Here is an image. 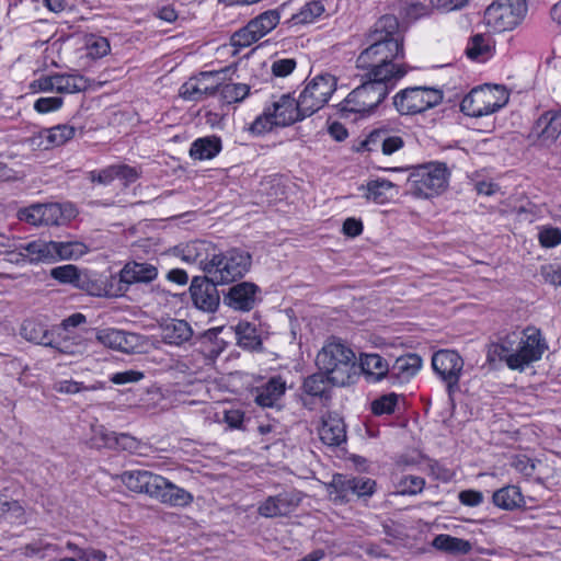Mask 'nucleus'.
Listing matches in <instances>:
<instances>
[{
  "label": "nucleus",
  "mask_w": 561,
  "mask_h": 561,
  "mask_svg": "<svg viewBox=\"0 0 561 561\" xmlns=\"http://www.w3.org/2000/svg\"><path fill=\"white\" fill-rule=\"evenodd\" d=\"M369 46L357 57V68L368 70L366 78L379 80H398L405 76L408 67L393 61L403 58V36L399 30V21L394 15H383L368 34Z\"/></svg>",
  "instance_id": "nucleus-1"
},
{
  "label": "nucleus",
  "mask_w": 561,
  "mask_h": 561,
  "mask_svg": "<svg viewBox=\"0 0 561 561\" xmlns=\"http://www.w3.org/2000/svg\"><path fill=\"white\" fill-rule=\"evenodd\" d=\"M548 348L541 332L528 327L523 332H511L488 347V360L491 364L505 362L513 370H524L539 360Z\"/></svg>",
  "instance_id": "nucleus-2"
},
{
  "label": "nucleus",
  "mask_w": 561,
  "mask_h": 561,
  "mask_svg": "<svg viewBox=\"0 0 561 561\" xmlns=\"http://www.w3.org/2000/svg\"><path fill=\"white\" fill-rule=\"evenodd\" d=\"M318 369L328 376L332 386L344 387L353 382L357 375L355 353L345 344L328 342L317 354Z\"/></svg>",
  "instance_id": "nucleus-3"
},
{
  "label": "nucleus",
  "mask_w": 561,
  "mask_h": 561,
  "mask_svg": "<svg viewBox=\"0 0 561 561\" xmlns=\"http://www.w3.org/2000/svg\"><path fill=\"white\" fill-rule=\"evenodd\" d=\"M449 175L445 163L428 162L413 167L407 180L408 192L417 198H432L446 191Z\"/></svg>",
  "instance_id": "nucleus-4"
},
{
  "label": "nucleus",
  "mask_w": 561,
  "mask_h": 561,
  "mask_svg": "<svg viewBox=\"0 0 561 561\" xmlns=\"http://www.w3.org/2000/svg\"><path fill=\"white\" fill-rule=\"evenodd\" d=\"M299 106V99L295 100L290 94H283L277 101L273 102L262 115L250 125L252 136L260 137L274 128L285 127L298 119L305 118Z\"/></svg>",
  "instance_id": "nucleus-5"
},
{
  "label": "nucleus",
  "mask_w": 561,
  "mask_h": 561,
  "mask_svg": "<svg viewBox=\"0 0 561 561\" xmlns=\"http://www.w3.org/2000/svg\"><path fill=\"white\" fill-rule=\"evenodd\" d=\"M252 264L251 255L240 249H230L225 253L211 254L204 265V272L219 284H229L242 278Z\"/></svg>",
  "instance_id": "nucleus-6"
},
{
  "label": "nucleus",
  "mask_w": 561,
  "mask_h": 561,
  "mask_svg": "<svg viewBox=\"0 0 561 561\" xmlns=\"http://www.w3.org/2000/svg\"><path fill=\"white\" fill-rule=\"evenodd\" d=\"M508 101V93L504 87L485 84L472 89L461 103L463 114L472 117H481L502 108Z\"/></svg>",
  "instance_id": "nucleus-7"
},
{
  "label": "nucleus",
  "mask_w": 561,
  "mask_h": 561,
  "mask_svg": "<svg viewBox=\"0 0 561 561\" xmlns=\"http://www.w3.org/2000/svg\"><path fill=\"white\" fill-rule=\"evenodd\" d=\"M77 216L76 207L70 204H32L20 208L16 217L32 226H62Z\"/></svg>",
  "instance_id": "nucleus-8"
},
{
  "label": "nucleus",
  "mask_w": 561,
  "mask_h": 561,
  "mask_svg": "<svg viewBox=\"0 0 561 561\" xmlns=\"http://www.w3.org/2000/svg\"><path fill=\"white\" fill-rule=\"evenodd\" d=\"M388 80L367 78V81L354 89L345 99L342 110L352 113H369L388 94Z\"/></svg>",
  "instance_id": "nucleus-9"
},
{
  "label": "nucleus",
  "mask_w": 561,
  "mask_h": 561,
  "mask_svg": "<svg viewBox=\"0 0 561 561\" xmlns=\"http://www.w3.org/2000/svg\"><path fill=\"white\" fill-rule=\"evenodd\" d=\"M527 12L525 0H494L484 11V21L494 32L513 30Z\"/></svg>",
  "instance_id": "nucleus-10"
},
{
  "label": "nucleus",
  "mask_w": 561,
  "mask_h": 561,
  "mask_svg": "<svg viewBox=\"0 0 561 561\" xmlns=\"http://www.w3.org/2000/svg\"><path fill=\"white\" fill-rule=\"evenodd\" d=\"M443 93L433 88L412 87L398 92L393 105L402 115H415L439 104Z\"/></svg>",
  "instance_id": "nucleus-11"
},
{
  "label": "nucleus",
  "mask_w": 561,
  "mask_h": 561,
  "mask_svg": "<svg viewBox=\"0 0 561 561\" xmlns=\"http://www.w3.org/2000/svg\"><path fill=\"white\" fill-rule=\"evenodd\" d=\"M336 90V79L331 75H319L311 79L299 95V106L305 115L322 108Z\"/></svg>",
  "instance_id": "nucleus-12"
},
{
  "label": "nucleus",
  "mask_w": 561,
  "mask_h": 561,
  "mask_svg": "<svg viewBox=\"0 0 561 561\" xmlns=\"http://www.w3.org/2000/svg\"><path fill=\"white\" fill-rule=\"evenodd\" d=\"M434 371L447 385L448 392L451 393L458 388V382L463 369V359L461 356L450 350H440L434 353L432 357Z\"/></svg>",
  "instance_id": "nucleus-13"
},
{
  "label": "nucleus",
  "mask_w": 561,
  "mask_h": 561,
  "mask_svg": "<svg viewBox=\"0 0 561 561\" xmlns=\"http://www.w3.org/2000/svg\"><path fill=\"white\" fill-rule=\"evenodd\" d=\"M21 335L33 343L50 346L57 348L61 353L66 354H80L85 351V344L83 342L77 344H69L64 342L62 344L55 343L53 333L42 323L26 320L23 322L21 328Z\"/></svg>",
  "instance_id": "nucleus-14"
},
{
  "label": "nucleus",
  "mask_w": 561,
  "mask_h": 561,
  "mask_svg": "<svg viewBox=\"0 0 561 561\" xmlns=\"http://www.w3.org/2000/svg\"><path fill=\"white\" fill-rule=\"evenodd\" d=\"M219 283L214 282L209 275L193 277L190 294L193 305L205 312H215L219 307L220 296L217 289Z\"/></svg>",
  "instance_id": "nucleus-15"
},
{
  "label": "nucleus",
  "mask_w": 561,
  "mask_h": 561,
  "mask_svg": "<svg viewBox=\"0 0 561 561\" xmlns=\"http://www.w3.org/2000/svg\"><path fill=\"white\" fill-rule=\"evenodd\" d=\"M221 72H202L191 78L180 89V95L188 101H202L214 95L220 87Z\"/></svg>",
  "instance_id": "nucleus-16"
},
{
  "label": "nucleus",
  "mask_w": 561,
  "mask_h": 561,
  "mask_svg": "<svg viewBox=\"0 0 561 561\" xmlns=\"http://www.w3.org/2000/svg\"><path fill=\"white\" fill-rule=\"evenodd\" d=\"M300 497L293 492H282L271 495L257 506L259 515L265 518L284 517L291 514L299 505Z\"/></svg>",
  "instance_id": "nucleus-17"
},
{
  "label": "nucleus",
  "mask_w": 561,
  "mask_h": 561,
  "mask_svg": "<svg viewBox=\"0 0 561 561\" xmlns=\"http://www.w3.org/2000/svg\"><path fill=\"white\" fill-rule=\"evenodd\" d=\"M259 290L260 288L254 283L242 282L229 288L225 301L236 310L249 311L255 305Z\"/></svg>",
  "instance_id": "nucleus-18"
},
{
  "label": "nucleus",
  "mask_w": 561,
  "mask_h": 561,
  "mask_svg": "<svg viewBox=\"0 0 561 561\" xmlns=\"http://www.w3.org/2000/svg\"><path fill=\"white\" fill-rule=\"evenodd\" d=\"M319 436L323 444L335 447L346 440V430L343 420L337 414L329 413L323 416L319 427Z\"/></svg>",
  "instance_id": "nucleus-19"
},
{
  "label": "nucleus",
  "mask_w": 561,
  "mask_h": 561,
  "mask_svg": "<svg viewBox=\"0 0 561 561\" xmlns=\"http://www.w3.org/2000/svg\"><path fill=\"white\" fill-rule=\"evenodd\" d=\"M211 244L207 241L195 240L181 244L174 249L175 254L187 264H198L204 271V265L209 262V250Z\"/></svg>",
  "instance_id": "nucleus-20"
},
{
  "label": "nucleus",
  "mask_w": 561,
  "mask_h": 561,
  "mask_svg": "<svg viewBox=\"0 0 561 561\" xmlns=\"http://www.w3.org/2000/svg\"><path fill=\"white\" fill-rule=\"evenodd\" d=\"M286 382L279 376L272 377L265 385L255 388L254 401L262 408H272L284 396Z\"/></svg>",
  "instance_id": "nucleus-21"
},
{
  "label": "nucleus",
  "mask_w": 561,
  "mask_h": 561,
  "mask_svg": "<svg viewBox=\"0 0 561 561\" xmlns=\"http://www.w3.org/2000/svg\"><path fill=\"white\" fill-rule=\"evenodd\" d=\"M161 339L173 345H181L193 334L192 328L185 320L171 319L159 327Z\"/></svg>",
  "instance_id": "nucleus-22"
},
{
  "label": "nucleus",
  "mask_w": 561,
  "mask_h": 561,
  "mask_svg": "<svg viewBox=\"0 0 561 561\" xmlns=\"http://www.w3.org/2000/svg\"><path fill=\"white\" fill-rule=\"evenodd\" d=\"M31 263L56 262V241L35 240L21 247Z\"/></svg>",
  "instance_id": "nucleus-23"
},
{
  "label": "nucleus",
  "mask_w": 561,
  "mask_h": 561,
  "mask_svg": "<svg viewBox=\"0 0 561 561\" xmlns=\"http://www.w3.org/2000/svg\"><path fill=\"white\" fill-rule=\"evenodd\" d=\"M359 190L365 191V198L376 204H385L397 194L396 185L386 179H376L362 185Z\"/></svg>",
  "instance_id": "nucleus-24"
},
{
  "label": "nucleus",
  "mask_w": 561,
  "mask_h": 561,
  "mask_svg": "<svg viewBox=\"0 0 561 561\" xmlns=\"http://www.w3.org/2000/svg\"><path fill=\"white\" fill-rule=\"evenodd\" d=\"M140 282V268L137 262L127 263L118 276H113L110 280V287L113 296L124 295L130 285Z\"/></svg>",
  "instance_id": "nucleus-25"
},
{
  "label": "nucleus",
  "mask_w": 561,
  "mask_h": 561,
  "mask_svg": "<svg viewBox=\"0 0 561 561\" xmlns=\"http://www.w3.org/2000/svg\"><path fill=\"white\" fill-rule=\"evenodd\" d=\"M359 367L371 381H379L390 371L388 362L379 354H362Z\"/></svg>",
  "instance_id": "nucleus-26"
},
{
  "label": "nucleus",
  "mask_w": 561,
  "mask_h": 561,
  "mask_svg": "<svg viewBox=\"0 0 561 561\" xmlns=\"http://www.w3.org/2000/svg\"><path fill=\"white\" fill-rule=\"evenodd\" d=\"M493 504L505 511H514L525 505V500L517 485H505L492 495Z\"/></svg>",
  "instance_id": "nucleus-27"
},
{
  "label": "nucleus",
  "mask_w": 561,
  "mask_h": 561,
  "mask_svg": "<svg viewBox=\"0 0 561 561\" xmlns=\"http://www.w3.org/2000/svg\"><path fill=\"white\" fill-rule=\"evenodd\" d=\"M421 367L422 358L416 354H408L396 359L390 375L401 381H408L419 373Z\"/></svg>",
  "instance_id": "nucleus-28"
},
{
  "label": "nucleus",
  "mask_w": 561,
  "mask_h": 561,
  "mask_svg": "<svg viewBox=\"0 0 561 561\" xmlns=\"http://www.w3.org/2000/svg\"><path fill=\"white\" fill-rule=\"evenodd\" d=\"M89 81L81 75L55 73V92L70 94L85 91Z\"/></svg>",
  "instance_id": "nucleus-29"
},
{
  "label": "nucleus",
  "mask_w": 561,
  "mask_h": 561,
  "mask_svg": "<svg viewBox=\"0 0 561 561\" xmlns=\"http://www.w3.org/2000/svg\"><path fill=\"white\" fill-rule=\"evenodd\" d=\"M330 386H332L331 380L319 370V373L312 374L304 380L302 391L310 397L328 400L330 398Z\"/></svg>",
  "instance_id": "nucleus-30"
},
{
  "label": "nucleus",
  "mask_w": 561,
  "mask_h": 561,
  "mask_svg": "<svg viewBox=\"0 0 561 561\" xmlns=\"http://www.w3.org/2000/svg\"><path fill=\"white\" fill-rule=\"evenodd\" d=\"M433 546L440 551L454 554H467L472 549L470 541L444 534L434 538Z\"/></svg>",
  "instance_id": "nucleus-31"
},
{
  "label": "nucleus",
  "mask_w": 561,
  "mask_h": 561,
  "mask_svg": "<svg viewBox=\"0 0 561 561\" xmlns=\"http://www.w3.org/2000/svg\"><path fill=\"white\" fill-rule=\"evenodd\" d=\"M335 483L340 485L342 492L357 496H369L374 493L375 488V481L365 477L339 479L335 480Z\"/></svg>",
  "instance_id": "nucleus-32"
},
{
  "label": "nucleus",
  "mask_w": 561,
  "mask_h": 561,
  "mask_svg": "<svg viewBox=\"0 0 561 561\" xmlns=\"http://www.w3.org/2000/svg\"><path fill=\"white\" fill-rule=\"evenodd\" d=\"M466 55L476 61H484L492 55L491 37L483 34L472 36L466 47Z\"/></svg>",
  "instance_id": "nucleus-33"
},
{
  "label": "nucleus",
  "mask_w": 561,
  "mask_h": 561,
  "mask_svg": "<svg viewBox=\"0 0 561 561\" xmlns=\"http://www.w3.org/2000/svg\"><path fill=\"white\" fill-rule=\"evenodd\" d=\"M279 22V14L276 10H268L256 18L252 19L248 24L255 31V35L261 39L272 30H274Z\"/></svg>",
  "instance_id": "nucleus-34"
},
{
  "label": "nucleus",
  "mask_w": 561,
  "mask_h": 561,
  "mask_svg": "<svg viewBox=\"0 0 561 561\" xmlns=\"http://www.w3.org/2000/svg\"><path fill=\"white\" fill-rule=\"evenodd\" d=\"M168 480L161 476L142 471V492L161 501V497L168 488Z\"/></svg>",
  "instance_id": "nucleus-35"
},
{
  "label": "nucleus",
  "mask_w": 561,
  "mask_h": 561,
  "mask_svg": "<svg viewBox=\"0 0 561 561\" xmlns=\"http://www.w3.org/2000/svg\"><path fill=\"white\" fill-rule=\"evenodd\" d=\"M88 252V247L79 241L57 242L56 262L62 260H77Z\"/></svg>",
  "instance_id": "nucleus-36"
},
{
  "label": "nucleus",
  "mask_w": 561,
  "mask_h": 561,
  "mask_svg": "<svg viewBox=\"0 0 561 561\" xmlns=\"http://www.w3.org/2000/svg\"><path fill=\"white\" fill-rule=\"evenodd\" d=\"M192 501L193 496L190 492L170 482H168V488H165L161 497L162 503H167L172 506H186Z\"/></svg>",
  "instance_id": "nucleus-37"
},
{
  "label": "nucleus",
  "mask_w": 561,
  "mask_h": 561,
  "mask_svg": "<svg viewBox=\"0 0 561 561\" xmlns=\"http://www.w3.org/2000/svg\"><path fill=\"white\" fill-rule=\"evenodd\" d=\"M434 7L414 0H402L400 2V14L411 21H415L420 18L427 16L431 14Z\"/></svg>",
  "instance_id": "nucleus-38"
},
{
  "label": "nucleus",
  "mask_w": 561,
  "mask_h": 561,
  "mask_svg": "<svg viewBox=\"0 0 561 561\" xmlns=\"http://www.w3.org/2000/svg\"><path fill=\"white\" fill-rule=\"evenodd\" d=\"M365 140H402L398 126L394 123H379L370 128Z\"/></svg>",
  "instance_id": "nucleus-39"
},
{
  "label": "nucleus",
  "mask_w": 561,
  "mask_h": 561,
  "mask_svg": "<svg viewBox=\"0 0 561 561\" xmlns=\"http://www.w3.org/2000/svg\"><path fill=\"white\" fill-rule=\"evenodd\" d=\"M92 435L90 437V444L95 448H115V433L108 431L103 425H91Z\"/></svg>",
  "instance_id": "nucleus-40"
},
{
  "label": "nucleus",
  "mask_w": 561,
  "mask_h": 561,
  "mask_svg": "<svg viewBox=\"0 0 561 561\" xmlns=\"http://www.w3.org/2000/svg\"><path fill=\"white\" fill-rule=\"evenodd\" d=\"M238 335V343L240 346L248 350H256L261 346V340L256 335V330L248 322L239 323L236 327Z\"/></svg>",
  "instance_id": "nucleus-41"
},
{
  "label": "nucleus",
  "mask_w": 561,
  "mask_h": 561,
  "mask_svg": "<svg viewBox=\"0 0 561 561\" xmlns=\"http://www.w3.org/2000/svg\"><path fill=\"white\" fill-rule=\"evenodd\" d=\"M218 90L222 100L226 103L231 104L243 101L250 92V87L244 83H220Z\"/></svg>",
  "instance_id": "nucleus-42"
},
{
  "label": "nucleus",
  "mask_w": 561,
  "mask_h": 561,
  "mask_svg": "<svg viewBox=\"0 0 561 561\" xmlns=\"http://www.w3.org/2000/svg\"><path fill=\"white\" fill-rule=\"evenodd\" d=\"M82 275L83 274L79 271V268L72 264L61 265L50 270L51 278L62 284H71L75 287L78 286Z\"/></svg>",
  "instance_id": "nucleus-43"
},
{
  "label": "nucleus",
  "mask_w": 561,
  "mask_h": 561,
  "mask_svg": "<svg viewBox=\"0 0 561 561\" xmlns=\"http://www.w3.org/2000/svg\"><path fill=\"white\" fill-rule=\"evenodd\" d=\"M84 137L82 127L72 124L57 125L48 129L47 140H71L72 138Z\"/></svg>",
  "instance_id": "nucleus-44"
},
{
  "label": "nucleus",
  "mask_w": 561,
  "mask_h": 561,
  "mask_svg": "<svg viewBox=\"0 0 561 561\" xmlns=\"http://www.w3.org/2000/svg\"><path fill=\"white\" fill-rule=\"evenodd\" d=\"M324 11V8L319 1H311L306 3L298 13L294 14L291 20L295 24H307L313 22V20L320 16Z\"/></svg>",
  "instance_id": "nucleus-45"
},
{
  "label": "nucleus",
  "mask_w": 561,
  "mask_h": 561,
  "mask_svg": "<svg viewBox=\"0 0 561 561\" xmlns=\"http://www.w3.org/2000/svg\"><path fill=\"white\" fill-rule=\"evenodd\" d=\"M221 150V142H193L190 156L195 160L211 159Z\"/></svg>",
  "instance_id": "nucleus-46"
},
{
  "label": "nucleus",
  "mask_w": 561,
  "mask_h": 561,
  "mask_svg": "<svg viewBox=\"0 0 561 561\" xmlns=\"http://www.w3.org/2000/svg\"><path fill=\"white\" fill-rule=\"evenodd\" d=\"M259 41L255 31L247 24L244 27L234 32L230 38V44L236 48H245Z\"/></svg>",
  "instance_id": "nucleus-47"
},
{
  "label": "nucleus",
  "mask_w": 561,
  "mask_h": 561,
  "mask_svg": "<svg viewBox=\"0 0 561 561\" xmlns=\"http://www.w3.org/2000/svg\"><path fill=\"white\" fill-rule=\"evenodd\" d=\"M142 296L145 297V305H157L161 306L167 304L168 294L164 289L160 288V286L142 285Z\"/></svg>",
  "instance_id": "nucleus-48"
},
{
  "label": "nucleus",
  "mask_w": 561,
  "mask_h": 561,
  "mask_svg": "<svg viewBox=\"0 0 561 561\" xmlns=\"http://www.w3.org/2000/svg\"><path fill=\"white\" fill-rule=\"evenodd\" d=\"M124 339V332L114 329H104L96 333V340L111 348L118 350V346L122 345V340Z\"/></svg>",
  "instance_id": "nucleus-49"
},
{
  "label": "nucleus",
  "mask_w": 561,
  "mask_h": 561,
  "mask_svg": "<svg viewBox=\"0 0 561 561\" xmlns=\"http://www.w3.org/2000/svg\"><path fill=\"white\" fill-rule=\"evenodd\" d=\"M398 396L389 393L380 397L371 403V410L376 415L390 414L394 411Z\"/></svg>",
  "instance_id": "nucleus-50"
},
{
  "label": "nucleus",
  "mask_w": 561,
  "mask_h": 561,
  "mask_svg": "<svg viewBox=\"0 0 561 561\" xmlns=\"http://www.w3.org/2000/svg\"><path fill=\"white\" fill-rule=\"evenodd\" d=\"M425 485V481L423 478L417 476H405L401 479L399 483L400 493L414 495L422 492Z\"/></svg>",
  "instance_id": "nucleus-51"
},
{
  "label": "nucleus",
  "mask_w": 561,
  "mask_h": 561,
  "mask_svg": "<svg viewBox=\"0 0 561 561\" xmlns=\"http://www.w3.org/2000/svg\"><path fill=\"white\" fill-rule=\"evenodd\" d=\"M64 104L61 96L39 98L34 103V110L41 114L58 111Z\"/></svg>",
  "instance_id": "nucleus-52"
},
{
  "label": "nucleus",
  "mask_w": 561,
  "mask_h": 561,
  "mask_svg": "<svg viewBox=\"0 0 561 561\" xmlns=\"http://www.w3.org/2000/svg\"><path fill=\"white\" fill-rule=\"evenodd\" d=\"M54 389L64 394H76L84 390H95L98 387H85L82 382L75 380H59L55 382Z\"/></svg>",
  "instance_id": "nucleus-53"
},
{
  "label": "nucleus",
  "mask_w": 561,
  "mask_h": 561,
  "mask_svg": "<svg viewBox=\"0 0 561 561\" xmlns=\"http://www.w3.org/2000/svg\"><path fill=\"white\" fill-rule=\"evenodd\" d=\"M538 238L543 248H554L561 243V230L547 227L539 232Z\"/></svg>",
  "instance_id": "nucleus-54"
},
{
  "label": "nucleus",
  "mask_w": 561,
  "mask_h": 561,
  "mask_svg": "<svg viewBox=\"0 0 561 561\" xmlns=\"http://www.w3.org/2000/svg\"><path fill=\"white\" fill-rule=\"evenodd\" d=\"M116 165H112L101 171H91L88 176L93 183L108 185L114 179H116Z\"/></svg>",
  "instance_id": "nucleus-55"
},
{
  "label": "nucleus",
  "mask_w": 561,
  "mask_h": 561,
  "mask_svg": "<svg viewBox=\"0 0 561 561\" xmlns=\"http://www.w3.org/2000/svg\"><path fill=\"white\" fill-rule=\"evenodd\" d=\"M296 68V60L293 58L277 59L272 64V73L275 77H286Z\"/></svg>",
  "instance_id": "nucleus-56"
},
{
  "label": "nucleus",
  "mask_w": 561,
  "mask_h": 561,
  "mask_svg": "<svg viewBox=\"0 0 561 561\" xmlns=\"http://www.w3.org/2000/svg\"><path fill=\"white\" fill-rule=\"evenodd\" d=\"M77 288H80L82 290H85L92 296H103V295H111L113 296V291L111 288L108 290L102 288L100 285H98L95 282L90 280L87 275H82Z\"/></svg>",
  "instance_id": "nucleus-57"
},
{
  "label": "nucleus",
  "mask_w": 561,
  "mask_h": 561,
  "mask_svg": "<svg viewBox=\"0 0 561 561\" xmlns=\"http://www.w3.org/2000/svg\"><path fill=\"white\" fill-rule=\"evenodd\" d=\"M513 468L524 474L525 477H531L535 472V462L526 456H517L512 461Z\"/></svg>",
  "instance_id": "nucleus-58"
},
{
  "label": "nucleus",
  "mask_w": 561,
  "mask_h": 561,
  "mask_svg": "<svg viewBox=\"0 0 561 561\" xmlns=\"http://www.w3.org/2000/svg\"><path fill=\"white\" fill-rule=\"evenodd\" d=\"M458 499L461 504L469 507H476L483 502L484 496L482 492L477 490H463L459 493Z\"/></svg>",
  "instance_id": "nucleus-59"
},
{
  "label": "nucleus",
  "mask_w": 561,
  "mask_h": 561,
  "mask_svg": "<svg viewBox=\"0 0 561 561\" xmlns=\"http://www.w3.org/2000/svg\"><path fill=\"white\" fill-rule=\"evenodd\" d=\"M88 49L90 56L101 58L110 51V44L106 38L98 37L89 43Z\"/></svg>",
  "instance_id": "nucleus-60"
},
{
  "label": "nucleus",
  "mask_w": 561,
  "mask_h": 561,
  "mask_svg": "<svg viewBox=\"0 0 561 561\" xmlns=\"http://www.w3.org/2000/svg\"><path fill=\"white\" fill-rule=\"evenodd\" d=\"M30 88L33 92H54L55 91V73L50 76H43L34 80Z\"/></svg>",
  "instance_id": "nucleus-61"
},
{
  "label": "nucleus",
  "mask_w": 561,
  "mask_h": 561,
  "mask_svg": "<svg viewBox=\"0 0 561 561\" xmlns=\"http://www.w3.org/2000/svg\"><path fill=\"white\" fill-rule=\"evenodd\" d=\"M163 399L164 396L158 387L147 389L145 397L142 396V401L146 402L147 409L156 408Z\"/></svg>",
  "instance_id": "nucleus-62"
},
{
  "label": "nucleus",
  "mask_w": 561,
  "mask_h": 561,
  "mask_svg": "<svg viewBox=\"0 0 561 561\" xmlns=\"http://www.w3.org/2000/svg\"><path fill=\"white\" fill-rule=\"evenodd\" d=\"M542 276L547 283L553 286H561V265L545 267Z\"/></svg>",
  "instance_id": "nucleus-63"
},
{
  "label": "nucleus",
  "mask_w": 561,
  "mask_h": 561,
  "mask_svg": "<svg viewBox=\"0 0 561 561\" xmlns=\"http://www.w3.org/2000/svg\"><path fill=\"white\" fill-rule=\"evenodd\" d=\"M343 232L348 237H357L363 232V224L353 217L347 218L343 224Z\"/></svg>",
  "instance_id": "nucleus-64"
}]
</instances>
